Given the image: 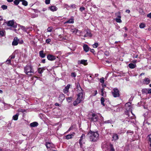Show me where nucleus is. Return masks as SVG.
<instances>
[{"instance_id":"obj_1","label":"nucleus","mask_w":151,"mask_h":151,"mask_svg":"<svg viewBox=\"0 0 151 151\" xmlns=\"http://www.w3.org/2000/svg\"><path fill=\"white\" fill-rule=\"evenodd\" d=\"M87 137L90 139V141L92 142H95L98 139L99 134L97 132L90 131L87 134Z\"/></svg>"},{"instance_id":"obj_2","label":"nucleus","mask_w":151,"mask_h":151,"mask_svg":"<svg viewBox=\"0 0 151 151\" xmlns=\"http://www.w3.org/2000/svg\"><path fill=\"white\" fill-rule=\"evenodd\" d=\"M83 95V91H81L78 94L77 99L73 102V104L74 106H77V105L80 103L84 99V98Z\"/></svg>"},{"instance_id":"obj_3","label":"nucleus","mask_w":151,"mask_h":151,"mask_svg":"<svg viewBox=\"0 0 151 151\" xmlns=\"http://www.w3.org/2000/svg\"><path fill=\"white\" fill-rule=\"evenodd\" d=\"M24 72L27 75L29 76L31 75V73H34L32 67L30 65H27L24 67Z\"/></svg>"},{"instance_id":"obj_4","label":"nucleus","mask_w":151,"mask_h":151,"mask_svg":"<svg viewBox=\"0 0 151 151\" xmlns=\"http://www.w3.org/2000/svg\"><path fill=\"white\" fill-rule=\"evenodd\" d=\"M14 20H10L8 22H4L2 25V28L5 29H7L8 28L7 26L9 27H13L14 24Z\"/></svg>"},{"instance_id":"obj_5","label":"nucleus","mask_w":151,"mask_h":151,"mask_svg":"<svg viewBox=\"0 0 151 151\" xmlns=\"http://www.w3.org/2000/svg\"><path fill=\"white\" fill-rule=\"evenodd\" d=\"M86 138L85 134H82L79 140V143L81 148H83L82 144L85 143V140Z\"/></svg>"},{"instance_id":"obj_6","label":"nucleus","mask_w":151,"mask_h":151,"mask_svg":"<svg viewBox=\"0 0 151 151\" xmlns=\"http://www.w3.org/2000/svg\"><path fill=\"white\" fill-rule=\"evenodd\" d=\"M112 94L114 97L119 96V91L116 88H114L112 92Z\"/></svg>"},{"instance_id":"obj_7","label":"nucleus","mask_w":151,"mask_h":151,"mask_svg":"<svg viewBox=\"0 0 151 151\" xmlns=\"http://www.w3.org/2000/svg\"><path fill=\"white\" fill-rule=\"evenodd\" d=\"M45 145L47 148H49L50 150L55 148V146L54 145L49 142H46Z\"/></svg>"},{"instance_id":"obj_8","label":"nucleus","mask_w":151,"mask_h":151,"mask_svg":"<svg viewBox=\"0 0 151 151\" xmlns=\"http://www.w3.org/2000/svg\"><path fill=\"white\" fill-rule=\"evenodd\" d=\"M92 117L91 119L92 121L94 122L97 121L98 120V117L96 114L94 113L92 114Z\"/></svg>"},{"instance_id":"obj_9","label":"nucleus","mask_w":151,"mask_h":151,"mask_svg":"<svg viewBox=\"0 0 151 151\" xmlns=\"http://www.w3.org/2000/svg\"><path fill=\"white\" fill-rule=\"evenodd\" d=\"M70 31L74 34H76L78 33V35H80L81 33L80 31L76 28L71 29L70 30Z\"/></svg>"},{"instance_id":"obj_10","label":"nucleus","mask_w":151,"mask_h":151,"mask_svg":"<svg viewBox=\"0 0 151 151\" xmlns=\"http://www.w3.org/2000/svg\"><path fill=\"white\" fill-rule=\"evenodd\" d=\"M125 107L127 110L131 111V112L132 113L131 103L129 102L125 104Z\"/></svg>"},{"instance_id":"obj_11","label":"nucleus","mask_w":151,"mask_h":151,"mask_svg":"<svg viewBox=\"0 0 151 151\" xmlns=\"http://www.w3.org/2000/svg\"><path fill=\"white\" fill-rule=\"evenodd\" d=\"M47 58L48 60L51 61L54 60L56 59L55 56L51 55H48Z\"/></svg>"},{"instance_id":"obj_12","label":"nucleus","mask_w":151,"mask_h":151,"mask_svg":"<svg viewBox=\"0 0 151 151\" xmlns=\"http://www.w3.org/2000/svg\"><path fill=\"white\" fill-rule=\"evenodd\" d=\"M150 82V80L148 78H145L142 81V83L145 84L147 85L149 84Z\"/></svg>"},{"instance_id":"obj_13","label":"nucleus","mask_w":151,"mask_h":151,"mask_svg":"<svg viewBox=\"0 0 151 151\" xmlns=\"http://www.w3.org/2000/svg\"><path fill=\"white\" fill-rule=\"evenodd\" d=\"M85 33H86L84 35V36L85 37H91L92 35L91 34L90 31L88 30H86L84 31Z\"/></svg>"},{"instance_id":"obj_14","label":"nucleus","mask_w":151,"mask_h":151,"mask_svg":"<svg viewBox=\"0 0 151 151\" xmlns=\"http://www.w3.org/2000/svg\"><path fill=\"white\" fill-rule=\"evenodd\" d=\"M65 97L64 94L63 93H61L60 94L59 97V100L60 102H62L64 100Z\"/></svg>"},{"instance_id":"obj_15","label":"nucleus","mask_w":151,"mask_h":151,"mask_svg":"<svg viewBox=\"0 0 151 151\" xmlns=\"http://www.w3.org/2000/svg\"><path fill=\"white\" fill-rule=\"evenodd\" d=\"M78 64H82L85 65H87V60H79L78 62Z\"/></svg>"},{"instance_id":"obj_16","label":"nucleus","mask_w":151,"mask_h":151,"mask_svg":"<svg viewBox=\"0 0 151 151\" xmlns=\"http://www.w3.org/2000/svg\"><path fill=\"white\" fill-rule=\"evenodd\" d=\"M70 85L68 84L63 89V92L65 93L66 94L69 91V89L70 87Z\"/></svg>"},{"instance_id":"obj_17","label":"nucleus","mask_w":151,"mask_h":151,"mask_svg":"<svg viewBox=\"0 0 151 151\" xmlns=\"http://www.w3.org/2000/svg\"><path fill=\"white\" fill-rule=\"evenodd\" d=\"M18 41L19 39L17 37L14 38L12 43V45L15 46L17 45L18 44Z\"/></svg>"},{"instance_id":"obj_18","label":"nucleus","mask_w":151,"mask_h":151,"mask_svg":"<svg viewBox=\"0 0 151 151\" xmlns=\"http://www.w3.org/2000/svg\"><path fill=\"white\" fill-rule=\"evenodd\" d=\"M50 10L52 12L56 11L58 9V8L55 6H52L49 7Z\"/></svg>"},{"instance_id":"obj_19","label":"nucleus","mask_w":151,"mask_h":151,"mask_svg":"<svg viewBox=\"0 0 151 151\" xmlns=\"http://www.w3.org/2000/svg\"><path fill=\"white\" fill-rule=\"evenodd\" d=\"M104 89L102 88L101 89V95L103 97H105L106 96V92L105 91H104Z\"/></svg>"},{"instance_id":"obj_20","label":"nucleus","mask_w":151,"mask_h":151,"mask_svg":"<svg viewBox=\"0 0 151 151\" xmlns=\"http://www.w3.org/2000/svg\"><path fill=\"white\" fill-rule=\"evenodd\" d=\"M38 124L36 122H34L30 124V126L31 127H35L37 126Z\"/></svg>"},{"instance_id":"obj_21","label":"nucleus","mask_w":151,"mask_h":151,"mask_svg":"<svg viewBox=\"0 0 151 151\" xmlns=\"http://www.w3.org/2000/svg\"><path fill=\"white\" fill-rule=\"evenodd\" d=\"M84 50L86 52L88 51L89 48L88 46L86 45H84L83 46Z\"/></svg>"},{"instance_id":"obj_22","label":"nucleus","mask_w":151,"mask_h":151,"mask_svg":"<svg viewBox=\"0 0 151 151\" xmlns=\"http://www.w3.org/2000/svg\"><path fill=\"white\" fill-rule=\"evenodd\" d=\"M128 66L130 68L133 69L136 67V65L135 64L131 63L128 65Z\"/></svg>"},{"instance_id":"obj_23","label":"nucleus","mask_w":151,"mask_h":151,"mask_svg":"<svg viewBox=\"0 0 151 151\" xmlns=\"http://www.w3.org/2000/svg\"><path fill=\"white\" fill-rule=\"evenodd\" d=\"M113 140L116 141L119 139V136L116 134H114L112 137Z\"/></svg>"},{"instance_id":"obj_24","label":"nucleus","mask_w":151,"mask_h":151,"mask_svg":"<svg viewBox=\"0 0 151 151\" xmlns=\"http://www.w3.org/2000/svg\"><path fill=\"white\" fill-rule=\"evenodd\" d=\"M74 19L72 18H71V19H69L68 21L65 22L64 23L65 24H66V23L72 24V23H74Z\"/></svg>"},{"instance_id":"obj_25","label":"nucleus","mask_w":151,"mask_h":151,"mask_svg":"<svg viewBox=\"0 0 151 151\" xmlns=\"http://www.w3.org/2000/svg\"><path fill=\"white\" fill-rule=\"evenodd\" d=\"M39 54L40 56L42 58H44L45 56V54L44 53V51L43 50L40 52Z\"/></svg>"},{"instance_id":"obj_26","label":"nucleus","mask_w":151,"mask_h":151,"mask_svg":"<svg viewBox=\"0 0 151 151\" xmlns=\"http://www.w3.org/2000/svg\"><path fill=\"white\" fill-rule=\"evenodd\" d=\"M73 136V134H68L65 136V138L66 139H68L72 138Z\"/></svg>"},{"instance_id":"obj_27","label":"nucleus","mask_w":151,"mask_h":151,"mask_svg":"<svg viewBox=\"0 0 151 151\" xmlns=\"http://www.w3.org/2000/svg\"><path fill=\"white\" fill-rule=\"evenodd\" d=\"M45 70V69L44 68H40L38 69V72L39 73L41 74Z\"/></svg>"},{"instance_id":"obj_28","label":"nucleus","mask_w":151,"mask_h":151,"mask_svg":"<svg viewBox=\"0 0 151 151\" xmlns=\"http://www.w3.org/2000/svg\"><path fill=\"white\" fill-rule=\"evenodd\" d=\"M19 115V114L18 113H17L16 115L13 116V119L14 120H17L18 118Z\"/></svg>"},{"instance_id":"obj_29","label":"nucleus","mask_w":151,"mask_h":151,"mask_svg":"<svg viewBox=\"0 0 151 151\" xmlns=\"http://www.w3.org/2000/svg\"><path fill=\"white\" fill-rule=\"evenodd\" d=\"M115 15L117 18H121V15L120 12H118L115 13Z\"/></svg>"},{"instance_id":"obj_30","label":"nucleus","mask_w":151,"mask_h":151,"mask_svg":"<svg viewBox=\"0 0 151 151\" xmlns=\"http://www.w3.org/2000/svg\"><path fill=\"white\" fill-rule=\"evenodd\" d=\"M142 93H145L146 94H147L148 89L147 88L143 89L142 90Z\"/></svg>"},{"instance_id":"obj_31","label":"nucleus","mask_w":151,"mask_h":151,"mask_svg":"<svg viewBox=\"0 0 151 151\" xmlns=\"http://www.w3.org/2000/svg\"><path fill=\"white\" fill-rule=\"evenodd\" d=\"M72 99H73L72 97H70L67 98L66 99V100H67V102H68V103H69L71 101Z\"/></svg>"},{"instance_id":"obj_32","label":"nucleus","mask_w":151,"mask_h":151,"mask_svg":"<svg viewBox=\"0 0 151 151\" xmlns=\"http://www.w3.org/2000/svg\"><path fill=\"white\" fill-rule=\"evenodd\" d=\"M121 18H116L115 19V20L117 22L121 23L122 22Z\"/></svg>"},{"instance_id":"obj_33","label":"nucleus","mask_w":151,"mask_h":151,"mask_svg":"<svg viewBox=\"0 0 151 151\" xmlns=\"http://www.w3.org/2000/svg\"><path fill=\"white\" fill-rule=\"evenodd\" d=\"M20 28L21 29H22L23 31L26 32L27 31V29L26 28L24 27L23 26H20Z\"/></svg>"},{"instance_id":"obj_34","label":"nucleus","mask_w":151,"mask_h":151,"mask_svg":"<svg viewBox=\"0 0 151 151\" xmlns=\"http://www.w3.org/2000/svg\"><path fill=\"white\" fill-rule=\"evenodd\" d=\"M101 104L104 106L105 105L104 103V99L103 97H102L101 98Z\"/></svg>"},{"instance_id":"obj_35","label":"nucleus","mask_w":151,"mask_h":151,"mask_svg":"<svg viewBox=\"0 0 151 151\" xmlns=\"http://www.w3.org/2000/svg\"><path fill=\"white\" fill-rule=\"evenodd\" d=\"M145 26V25L144 23H141L139 26V27L141 28H144Z\"/></svg>"},{"instance_id":"obj_36","label":"nucleus","mask_w":151,"mask_h":151,"mask_svg":"<svg viewBox=\"0 0 151 151\" xmlns=\"http://www.w3.org/2000/svg\"><path fill=\"white\" fill-rule=\"evenodd\" d=\"M22 4L24 6H27L28 5V3L27 1L25 0L22 2Z\"/></svg>"},{"instance_id":"obj_37","label":"nucleus","mask_w":151,"mask_h":151,"mask_svg":"<svg viewBox=\"0 0 151 151\" xmlns=\"http://www.w3.org/2000/svg\"><path fill=\"white\" fill-rule=\"evenodd\" d=\"M110 151H114L115 150L113 146L112 145H110Z\"/></svg>"},{"instance_id":"obj_38","label":"nucleus","mask_w":151,"mask_h":151,"mask_svg":"<svg viewBox=\"0 0 151 151\" xmlns=\"http://www.w3.org/2000/svg\"><path fill=\"white\" fill-rule=\"evenodd\" d=\"M77 88L78 89H79V88H80V89H81V90L80 91H82V88H81V87L80 86V85L79 83H77Z\"/></svg>"},{"instance_id":"obj_39","label":"nucleus","mask_w":151,"mask_h":151,"mask_svg":"<svg viewBox=\"0 0 151 151\" xmlns=\"http://www.w3.org/2000/svg\"><path fill=\"white\" fill-rule=\"evenodd\" d=\"M19 0H15L14 1V4L16 5H17L19 4Z\"/></svg>"},{"instance_id":"obj_40","label":"nucleus","mask_w":151,"mask_h":151,"mask_svg":"<svg viewBox=\"0 0 151 151\" xmlns=\"http://www.w3.org/2000/svg\"><path fill=\"white\" fill-rule=\"evenodd\" d=\"M98 46V44L97 43H95L93 45V48H97Z\"/></svg>"},{"instance_id":"obj_41","label":"nucleus","mask_w":151,"mask_h":151,"mask_svg":"<svg viewBox=\"0 0 151 151\" xmlns=\"http://www.w3.org/2000/svg\"><path fill=\"white\" fill-rule=\"evenodd\" d=\"M112 121L111 120H108L104 122V123H112Z\"/></svg>"},{"instance_id":"obj_42","label":"nucleus","mask_w":151,"mask_h":151,"mask_svg":"<svg viewBox=\"0 0 151 151\" xmlns=\"http://www.w3.org/2000/svg\"><path fill=\"white\" fill-rule=\"evenodd\" d=\"M1 8L4 10L6 9L7 8V6L5 5H2Z\"/></svg>"},{"instance_id":"obj_43","label":"nucleus","mask_w":151,"mask_h":151,"mask_svg":"<svg viewBox=\"0 0 151 151\" xmlns=\"http://www.w3.org/2000/svg\"><path fill=\"white\" fill-rule=\"evenodd\" d=\"M70 7L71 8L75 9L76 8V5L74 4H72L70 5Z\"/></svg>"},{"instance_id":"obj_44","label":"nucleus","mask_w":151,"mask_h":151,"mask_svg":"<svg viewBox=\"0 0 151 151\" xmlns=\"http://www.w3.org/2000/svg\"><path fill=\"white\" fill-rule=\"evenodd\" d=\"M100 82L101 83H104V78L103 77L101 78L100 80Z\"/></svg>"},{"instance_id":"obj_45","label":"nucleus","mask_w":151,"mask_h":151,"mask_svg":"<svg viewBox=\"0 0 151 151\" xmlns=\"http://www.w3.org/2000/svg\"><path fill=\"white\" fill-rule=\"evenodd\" d=\"M51 40L50 38H48L46 40V42L47 43L49 44L51 42Z\"/></svg>"},{"instance_id":"obj_46","label":"nucleus","mask_w":151,"mask_h":151,"mask_svg":"<svg viewBox=\"0 0 151 151\" xmlns=\"http://www.w3.org/2000/svg\"><path fill=\"white\" fill-rule=\"evenodd\" d=\"M149 141L151 143L150 146L151 147V134L148 136Z\"/></svg>"},{"instance_id":"obj_47","label":"nucleus","mask_w":151,"mask_h":151,"mask_svg":"<svg viewBox=\"0 0 151 151\" xmlns=\"http://www.w3.org/2000/svg\"><path fill=\"white\" fill-rule=\"evenodd\" d=\"M85 9V8L83 7H81L80 8L79 10L81 12H83Z\"/></svg>"},{"instance_id":"obj_48","label":"nucleus","mask_w":151,"mask_h":151,"mask_svg":"<svg viewBox=\"0 0 151 151\" xmlns=\"http://www.w3.org/2000/svg\"><path fill=\"white\" fill-rule=\"evenodd\" d=\"M52 28L51 27H49L47 29V31L48 32H51L52 31Z\"/></svg>"},{"instance_id":"obj_49","label":"nucleus","mask_w":151,"mask_h":151,"mask_svg":"<svg viewBox=\"0 0 151 151\" xmlns=\"http://www.w3.org/2000/svg\"><path fill=\"white\" fill-rule=\"evenodd\" d=\"M71 76L73 77H75L76 76V73H71Z\"/></svg>"},{"instance_id":"obj_50","label":"nucleus","mask_w":151,"mask_h":151,"mask_svg":"<svg viewBox=\"0 0 151 151\" xmlns=\"http://www.w3.org/2000/svg\"><path fill=\"white\" fill-rule=\"evenodd\" d=\"M4 35V32L3 31L1 30L0 31V35L1 36H3Z\"/></svg>"},{"instance_id":"obj_51","label":"nucleus","mask_w":151,"mask_h":151,"mask_svg":"<svg viewBox=\"0 0 151 151\" xmlns=\"http://www.w3.org/2000/svg\"><path fill=\"white\" fill-rule=\"evenodd\" d=\"M50 0H45V2L46 4H49L50 3Z\"/></svg>"},{"instance_id":"obj_52","label":"nucleus","mask_w":151,"mask_h":151,"mask_svg":"<svg viewBox=\"0 0 151 151\" xmlns=\"http://www.w3.org/2000/svg\"><path fill=\"white\" fill-rule=\"evenodd\" d=\"M6 63L7 64H9L11 63V59H8L6 61Z\"/></svg>"},{"instance_id":"obj_53","label":"nucleus","mask_w":151,"mask_h":151,"mask_svg":"<svg viewBox=\"0 0 151 151\" xmlns=\"http://www.w3.org/2000/svg\"><path fill=\"white\" fill-rule=\"evenodd\" d=\"M88 80H92L93 78L92 77V76L91 75H90L89 76V77L88 78Z\"/></svg>"},{"instance_id":"obj_54","label":"nucleus","mask_w":151,"mask_h":151,"mask_svg":"<svg viewBox=\"0 0 151 151\" xmlns=\"http://www.w3.org/2000/svg\"><path fill=\"white\" fill-rule=\"evenodd\" d=\"M97 94V91L96 90H95L94 91L93 93V96H95Z\"/></svg>"},{"instance_id":"obj_55","label":"nucleus","mask_w":151,"mask_h":151,"mask_svg":"<svg viewBox=\"0 0 151 151\" xmlns=\"http://www.w3.org/2000/svg\"><path fill=\"white\" fill-rule=\"evenodd\" d=\"M147 17L151 18V12L148 14L147 15Z\"/></svg>"},{"instance_id":"obj_56","label":"nucleus","mask_w":151,"mask_h":151,"mask_svg":"<svg viewBox=\"0 0 151 151\" xmlns=\"http://www.w3.org/2000/svg\"><path fill=\"white\" fill-rule=\"evenodd\" d=\"M147 93L148 94L151 93V88L149 89H148V92Z\"/></svg>"},{"instance_id":"obj_57","label":"nucleus","mask_w":151,"mask_h":151,"mask_svg":"<svg viewBox=\"0 0 151 151\" xmlns=\"http://www.w3.org/2000/svg\"><path fill=\"white\" fill-rule=\"evenodd\" d=\"M11 60L12 59H14L15 58V56L14 55L11 56L10 57Z\"/></svg>"},{"instance_id":"obj_58","label":"nucleus","mask_w":151,"mask_h":151,"mask_svg":"<svg viewBox=\"0 0 151 151\" xmlns=\"http://www.w3.org/2000/svg\"><path fill=\"white\" fill-rule=\"evenodd\" d=\"M126 12L129 13L130 12V11L129 10H126Z\"/></svg>"},{"instance_id":"obj_59","label":"nucleus","mask_w":151,"mask_h":151,"mask_svg":"<svg viewBox=\"0 0 151 151\" xmlns=\"http://www.w3.org/2000/svg\"><path fill=\"white\" fill-rule=\"evenodd\" d=\"M42 62L43 63H45V59H43L42 60Z\"/></svg>"},{"instance_id":"obj_60","label":"nucleus","mask_w":151,"mask_h":151,"mask_svg":"<svg viewBox=\"0 0 151 151\" xmlns=\"http://www.w3.org/2000/svg\"><path fill=\"white\" fill-rule=\"evenodd\" d=\"M13 1V0H7V1L8 2H12Z\"/></svg>"},{"instance_id":"obj_61","label":"nucleus","mask_w":151,"mask_h":151,"mask_svg":"<svg viewBox=\"0 0 151 151\" xmlns=\"http://www.w3.org/2000/svg\"><path fill=\"white\" fill-rule=\"evenodd\" d=\"M145 74V73H142L140 74V76H142V75H144Z\"/></svg>"},{"instance_id":"obj_62","label":"nucleus","mask_w":151,"mask_h":151,"mask_svg":"<svg viewBox=\"0 0 151 151\" xmlns=\"http://www.w3.org/2000/svg\"><path fill=\"white\" fill-rule=\"evenodd\" d=\"M137 62V60H133L132 61V62L133 63H136Z\"/></svg>"},{"instance_id":"obj_63","label":"nucleus","mask_w":151,"mask_h":151,"mask_svg":"<svg viewBox=\"0 0 151 151\" xmlns=\"http://www.w3.org/2000/svg\"><path fill=\"white\" fill-rule=\"evenodd\" d=\"M138 57V55H136L134 56L133 57V58H137Z\"/></svg>"},{"instance_id":"obj_64","label":"nucleus","mask_w":151,"mask_h":151,"mask_svg":"<svg viewBox=\"0 0 151 151\" xmlns=\"http://www.w3.org/2000/svg\"><path fill=\"white\" fill-rule=\"evenodd\" d=\"M55 105L56 106H59V104H58V103H56L55 104Z\"/></svg>"}]
</instances>
